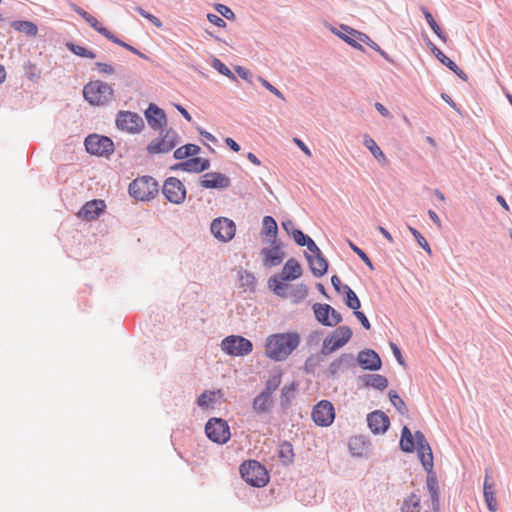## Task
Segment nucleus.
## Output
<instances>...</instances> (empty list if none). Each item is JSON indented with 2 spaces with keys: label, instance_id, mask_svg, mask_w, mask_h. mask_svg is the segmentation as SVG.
I'll use <instances>...</instances> for the list:
<instances>
[{
  "label": "nucleus",
  "instance_id": "obj_25",
  "mask_svg": "<svg viewBox=\"0 0 512 512\" xmlns=\"http://www.w3.org/2000/svg\"><path fill=\"white\" fill-rule=\"evenodd\" d=\"M10 26L17 32L24 34L27 37H36L38 34L37 25L28 20H14Z\"/></svg>",
  "mask_w": 512,
  "mask_h": 512
},
{
  "label": "nucleus",
  "instance_id": "obj_11",
  "mask_svg": "<svg viewBox=\"0 0 512 512\" xmlns=\"http://www.w3.org/2000/svg\"><path fill=\"white\" fill-rule=\"evenodd\" d=\"M312 419L316 425L321 427L330 426L335 419V409L328 400H321L312 410Z\"/></svg>",
  "mask_w": 512,
  "mask_h": 512
},
{
  "label": "nucleus",
  "instance_id": "obj_10",
  "mask_svg": "<svg viewBox=\"0 0 512 512\" xmlns=\"http://www.w3.org/2000/svg\"><path fill=\"white\" fill-rule=\"evenodd\" d=\"M162 193L173 204H181L186 199V188L176 177H168L163 184Z\"/></svg>",
  "mask_w": 512,
  "mask_h": 512
},
{
  "label": "nucleus",
  "instance_id": "obj_41",
  "mask_svg": "<svg viewBox=\"0 0 512 512\" xmlns=\"http://www.w3.org/2000/svg\"><path fill=\"white\" fill-rule=\"evenodd\" d=\"M420 10L421 12L423 13L424 17H425V20L427 21L428 25L430 26V28L433 30V32L443 41H446V36L445 34L442 32L440 26L437 24V22L435 21L433 15L430 13V11L425 7V6H421L420 7Z\"/></svg>",
  "mask_w": 512,
  "mask_h": 512
},
{
  "label": "nucleus",
  "instance_id": "obj_55",
  "mask_svg": "<svg viewBox=\"0 0 512 512\" xmlns=\"http://www.w3.org/2000/svg\"><path fill=\"white\" fill-rule=\"evenodd\" d=\"M135 11L138 12L141 16H143L147 20H149L156 27H161L162 26V22L160 21L159 18H157L153 14L145 11L142 7H140V6L135 7Z\"/></svg>",
  "mask_w": 512,
  "mask_h": 512
},
{
  "label": "nucleus",
  "instance_id": "obj_28",
  "mask_svg": "<svg viewBox=\"0 0 512 512\" xmlns=\"http://www.w3.org/2000/svg\"><path fill=\"white\" fill-rule=\"evenodd\" d=\"M316 320L323 326L328 327L330 324L331 305L327 303H315L312 306Z\"/></svg>",
  "mask_w": 512,
  "mask_h": 512
},
{
  "label": "nucleus",
  "instance_id": "obj_1",
  "mask_svg": "<svg viewBox=\"0 0 512 512\" xmlns=\"http://www.w3.org/2000/svg\"><path fill=\"white\" fill-rule=\"evenodd\" d=\"M300 341V334L296 331L271 334L265 340V356L275 362L285 361Z\"/></svg>",
  "mask_w": 512,
  "mask_h": 512
},
{
  "label": "nucleus",
  "instance_id": "obj_22",
  "mask_svg": "<svg viewBox=\"0 0 512 512\" xmlns=\"http://www.w3.org/2000/svg\"><path fill=\"white\" fill-rule=\"evenodd\" d=\"M302 275V267L298 260L290 258L286 261L281 272L283 281H293Z\"/></svg>",
  "mask_w": 512,
  "mask_h": 512
},
{
  "label": "nucleus",
  "instance_id": "obj_43",
  "mask_svg": "<svg viewBox=\"0 0 512 512\" xmlns=\"http://www.w3.org/2000/svg\"><path fill=\"white\" fill-rule=\"evenodd\" d=\"M420 508V498L412 493L410 496L404 499L401 511L402 512H415Z\"/></svg>",
  "mask_w": 512,
  "mask_h": 512
},
{
  "label": "nucleus",
  "instance_id": "obj_49",
  "mask_svg": "<svg viewBox=\"0 0 512 512\" xmlns=\"http://www.w3.org/2000/svg\"><path fill=\"white\" fill-rule=\"evenodd\" d=\"M341 29L344 32L338 31L336 29H333L332 31L334 34H336L339 38L344 40L350 46L357 48V49H362V46L359 43L360 41L358 39H356V37L352 36L348 31H346L342 27H341Z\"/></svg>",
  "mask_w": 512,
  "mask_h": 512
},
{
  "label": "nucleus",
  "instance_id": "obj_37",
  "mask_svg": "<svg viewBox=\"0 0 512 512\" xmlns=\"http://www.w3.org/2000/svg\"><path fill=\"white\" fill-rule=\"evenodd\" d=\"M352 330L349 326L343 325L337 327L331 334L330 337H333L334 342H343V346L346 345L352 337Z\"/></svg>",
  "mask_w": 512,
  "mask_h": 512
},
{
  "label": "nucleus",
  "instance_id": "obj_13",
  "mask_svg": "<svg viewBox=\"0 0 512 512\" xmlns=\"http://www.w3.org/2000/svg\"><path fill=\"white\" fill-rule=\"evenodd\" d=\"M356 360L363 370L378 371L382 368V360L379 354L370 348L361 350Z\"/></svg>",
  "mask_w": 512,
  "mask_h": 512
},
{
  "label": "nucleus",
  "instance_id": "obj_33",
  "mask_svg": "<svg viewBox=\"0 0 512 512\" xmlns=\"http://www.w3.org/2000/svg\"><path fill=\"white\" fill-rule=\"evenodd\" d=\"M278 457L280 458L282 464L285 466H288L293 463V445L289 441H282L280 443Z\"/></svg>",
  "mask_w": 512,
  "mask_h": 512
},
{
  "label": "nucleus",
  "instance_id": "obj_3",
  "mask_svg": "<svg viewBox=\"0 0 512 512\" xmlns=\"http://www.w3.org/2000/svg\"><path fill=\"white\" fill-rule=\"evenodd\" d=\"M242 479L253 487H264L269 482V474L257 460H247L239 468Z\"/></svg>",
  "mask_w": 512,
  "mask_h": 512
},
{
  "label": "nucleus",
  "instance_id": "obj_44",
  "mask_svg": "<svg viewBox=\"0 0 512 512\" xmlns=\"http://www.w3.org/2000/svg\"><path fill=\"white\" fill-rule=\"evenodd\" d=\"M216 392L211 390L204 391L200 396H198L196 400V404L202 408L207 409L212 407V405L215 403V396Z\"/></svg>",
  "mask_w": 512,
  "mask_h": 512
},
{
  "label": "nucleus",
  "instance_id": "obj_57",
  "mask_svg": "<svg viewBox=\"0 0 512 512\" xmlns=\"http://www.w3.org/2000/svg\"><path fill=\"white\" fill-rule=\"evenodd\" d=\"M258 80L261 82V84L268 90L270 91L271 93H273L275 96H277L278 98L282 99V100H285L282 92L280 90H278L275 86H273L270 82H268L266 79L262 78V77H258Z\"/></svg>",
  "mask_w": 512,
  "mask_h": 512
},
{
  "label": "nucleus",
  "instance_id": "obj_61",
  "mask_svg": "<svg viewBox=\"0 0 512 512\" xmlns=\"http://www.w3.org/2000/svg\"><path fill=\"white\" fill-rule=\"evenodd\" d=\"M234 67H235V71L239 77H241L243 80H246L247 82H251L252 75L248 69H246L244 66H234Z\"/></svg>",
  "mask_w": 512,
  "mask_h": 512
},
{
  "label": "nucleus",
  "instance_id": "obj_53",
  "mask_svg": "<svg viewBox=\"0 0 512 512\" xmlns=\"http://www.w3.org/2000/svg\"><path fill=\"white\" fill-rule=\"evenodd\" d=\"M337 359L344 370L355 366V357L352 353H342Z\"/></svg>",
  "mask_w": 512,
  "mask_h": 512
},
{
  "label": "nucleus",
  "instance_id": "obj_46",
  "mask_svg": "<svg viewBox=\"0 0 512 512\" xmlns=\"http://www.w3.org/2000/svg\"><path fill=\"white\" fill-rule=\"evenodd\" d=\"M391 404L395 407V409L402 415L406 414L408 409L405 402L398 395L395 390H390L388 393Z\"/></svg>",
  "mask_w": 512,
  "mask_h": 512
},
{
  "label": "nucleus",
  "instance_id": "obj_19",
  "mask_svg": "<svg viewBox=\"0 0 512 512\" xmlns=\"http://www.w3.org/2000/svg\"><path fill=\"white\" fill-rule=\"evenodd\" d=\"M105 208L106 204L103 200L93 199L86 202L81 207V209L77 213V216L83 220L92 221L98 218L100 214L104 212Z\"/></svg>",
  "mask_w": 512,
  "mask_h": 512
},
{
  "label": "nucleus",
  "instance_id": "obj_16",
  "mask_svg": "<svg viewBox=\"0 0 512 512\" xmlns=\"http://www.w3.org/2000/svg\"><path fill=\"white\" fill-rule=\"evenodd\" d=\"M305 257L314 277L320 278L327 273L329 263L319 247L318 251L311 252V254L305 253Z\"/></svg>",
  "mask_w": 512,
  "mask_h": 512
},
{
  "label": "nucleus",
  "instance_id": "obj_45",
  "mask_svg": "<svg viewBox=\"0 0 512 512\" xmlns=\"http://www.w3.org/2000/svg\"><path fill=\"white\" fill-rule=\"evenodd\" d=\"M323 361V358L320 354H312L310 355L303 366V370L306 374H314L316 368Z\"/></svg>",
  "mask_w": 512,
  "mask_h": 512
},
{
  "label": "nucleus",
  "instance_id": "obj_21",
  "mask_svg": "<svg viewBox=\"0 0 512 512\" xmlns=\"http://www.w3.org/2000/svg\"><path fill=\"white\" fill-rule=\"evenodd\" d=\"M342 28L348 31L352 36L356 37L360 42L366 44L367 46L371 47L373 50L378 52L385 61L387 62H394V60L384 51L380 48V46L374 42L368 35L365 33L359 32L351 27L342 25Z\"/></svg>",
  "mask_w": 512,
  "mask_h": 512
},
{
  "label": "nucleus",
  "instance_id": "obj_56",
  "mask_svg": "<svg viewBox=\"0 0 512 512\" xmlns=\"http://www.w3.org/2000/svg\"><path fill=\"white\" fill-rule=\"evenodd\" d=\"M215 9L218 13H220L224 18L228 20L235 19L234 12L224 4H216Z\"/></svg>",
  "mask_w": 512,
  "mask_h": 512
},
{
  "label": "nucleus",
  "instance_id": "obj_51",
  "mask_svg": "<svg viewBox=\"0 0 512 512\" xmlns=\"http://www.w3.org/2000/svg\"><path fill=\"white\" fill-rule=\"evenodd\" d=\"M411 234L414 236L416 242L418 245L423 248L429 255L432 254L431 248L427 242V240L424 238V236L414 227L409 226L408 227Z\"/></svg>",
  "mask_w": 512,
  "mask_h": 512
},
{
  "label": "nucleus",
  "instance_id": "obj_59",
  "mask_svg": "<svg viewBox=\"0 0 512 512\" xmlns=\"http://www.w3.org/2000/svg\"><path fill=\"white\" fill-rule=\"evenodd\" d=\"M353 314L360 321V323H361V325L363 326L364 329L369 330L371 328V324H370L368 318L366 317V315L362 311H360L358 309L356 311H353Z\"/></svg>",
  "mask_w": 512,
  "mask_h": 512
},
{
  "label": "nucleus",
  "instance_id": "obj_26",
  "mask_svg": "<svg viewBox=\"0 0 512 512\" xmlns=\"http://www.w3.org/2000/svg\"><path fill=\"white\" fill-rule=\"evenodd\" d=\"M273 403L274 402L271 396L260 392L253 399L252 408L256 413L263 414L270 411L271 407L273 406Z\"/></svg>",
  "mask_w": 512,
  "mask_h": 512
},
{
  "label": "nucleus",
  "instance_id": "obj_29",
  "mask_svg": "<svg viewBox=\"0 0 512 512\" xmlns=\"http://www.w3.org/2000/svg\"><path fill=\"white\" fill-rule=\"evenodd\" d=\"M292 237L298 246L306 247L309 252L318 251V246L315 241L302 230L298 229L297 231H293Z\"/></svg>",
  "mask_w": 512,
  "mask_h": 512
},
{
  "label": "nucleus",
  "instance_id": "obj_17",
  "mask_svg": "<svg viewBox=\"0 0 512 512\" xmlns=\"http://www.w3.org/2000/svg\"><path fill=\"white\" fill-rule=\"evenodd\" d=\"M367 425L373 434H384L390 427V419L383 411L375 410L367 415Z\"/></svg>",
  "mask_w": 512,
  "mask_h": 512
},
{
  "label": "nucleus",
  "instance_id": "obj_52",
  "mask_svg": "<svg viewBox=\"0 0 512 512\" xmlns=\"http://www.w3.org/2000/svg\"><path fill=\"white\" fill-rule=\"evenodd\" d=\"M163 135L167 139V143L170 144V148L174 149L180 142V136L173 128L164 130Z\"/></svg>",
  "mask_w": 512,
  "mask_h": 512
},
{
  "label": "nucleus",
  "instance_id": "obj_35",
  "mask_svg": "<svg viewBox=\"0 0 512 512\" xmlns=\"http://www.w3.org/2000/svg\"><path fill=\"white\" fill-rule=\"evenodd\" d=\"M342 293L344 294V302L348 308L353 311L360 309L361 302L349 285L345 284L342 287Z\"/></svg>",
  "mask_w": 512,
  "mask_h": 512
},
{
  "label": "nucleus",
  "instance_id": "obj_8",
  "mask_svg": "<svg viewBox=\"0 0 512 512\" xmlns=\"http://www.w3.org/2000/svg\"><path fill=\"white\" fill-rule=\"evenodd\" d=\"M115 123L119 130L130 134L140 133L145 126L142 117L131 111H119Z\"/></svg>",
  "mask_w": 512,
  "mask_h": 512
},
{
  "label": "nucleus",
  "instance_id": "obj_15",
  "mask_svg": "<svg viewBox=\"0 0 512 512\" xmlns=\"http://www.w3.org/2000/svg\"><path fill=\"white\" fill-rule=\"evenodd\" d=\"M199 184L205 189H227L231 185V180L221 172H207L202 176Z\"/></svg>",
  "mask_w": 512,
  "mask_h": 512
},
{
  "label": "nucleus",
  "instance_id": "obj_62",
  "mask_svg": "<svg viewBox=\"0 0 512 512\" xmlns=\"http://www.w3.org/2000/svg\"><path fill=\"white\" fill-rule=\"evenodd\" d=\"M433 53L436 55L441 64H455L450 58H448L440 49L433 46Z\"/></svg>",
  "mask_w": 512,
  "mask_h": 512
},
{
  "label": "nucleus",
  "instance_id": "obj_42",
  "mask_svg": "<svg viewBox=\"0 0 512 512\" xmlns=\"http://www.w3.org/2000/svg\"><path fill=\"white\" fill-rule=\"evenodd\" d=\"M349 449L353 456H362L365 450V441L363 436H354L349 440Z\"/></svg>",
  "mask_w": 512,
  "mask_h": 512
},
{
  "label": "nucleus",
  "instance_id": "obj_5",
  "mask_svg": "<svg viewBox=\"0 0 512 512\" xmlns=\"http://www.w3.org/2000/svg\"><path fill=\"white\" fill-rule=\"evenodd\" d=\"M84 146L87 153L107 159H109L115 151L114 142L110 137L96 133L89 134L85 138Z\"/></svg>",
  "mask_w": 512,
  "mask_h": 512
},
{
  "label": "nucleus",
  "instance_id": "obj_36",
  "mask_svg": "<svg viewBox=\"0 0 512 512\" xmlns=\"http://www.w3.org/2000/svg\"><path fill=\"white\" fill-rule=\"evenodd\" d=\"M170 169L173 171L181 170L188 173H200L199 164L197 162V156L189 158L182 162H178L172 165Z\"/></svg>",
  "mask_w": 512,
  "mask_h": 512
},
{
  "label": "nucleus",
  "instance_id": "obj_40",
  "mask_svg": "<svg viewBox=\"0 0 512 512\" xmlns=\"http://www.w3.org/2000/svg\"><path fill=\"white\" fill-rule=\"evenodd\" d=\"M268 287L271 289L277 296L284 297L286 296L287 284L283 283L281 276L273 275L268 279Z\"/></svg>",
  "mask_w": 512,
  "mask_h": 512
},
{
  "label": "nucleus",
  "instance_id": "obj_34",
  "mask_svg": "<svg viewBox=\"0 0 512 512\" xmlns=\"http://www.w3.org/2000/svg\"><path fill=\"white\" fill-rule=\"evenodd\" d=\"M297 389V383L291 382L290 384H286L281 389L280 395V405L282 408L286 409L290 405L292 399L295 397V392Z\"/></svg>",
  "mask_w": 512,
  "mask_h": 512
},
{
  "label": "nucleus",
  "instance_id": "obj_47",
  "mask_svg": "<svg viewBox=\"0 0 512 512\" xmlns=\"http://www.w3.org/2000/svg\"><path fill=\"white\" fill-rule=\"evenodd\" d=\"M343 347V342H334L333 337H330L329 335L324 339L322 348H321V354L322 355H329L333 353L334 351L340 349Z\"/></svg>",
  "mask_w": 512,
  "mask_h": 512
},
{
  "label": "nucleus",
  "instance_id": "obj_23",
  "mask_svg": "<svg viewBox=\"0 0 512 512\" xmlns=\"http://www.w3.org/2000/svg\"><path fill=\"white\" fill-rule=\"evenodd\" d=\"M261 235L267 237L269 243L277 241L278 225L272 216L263 217Z\"/></svg>",
  "mask_w": 512,
  "mask_h": 512
},
{
  "label": "nucleus",
  "instance_id": "obj_7",
  "mask_svg": "<svg viewBox=\"0 0 512 512\" xmlns=\"http://www.w3.org/2000/svg\"><path fill=\"white\" fill-rule=\"evenodd\" d=\"M221 349L227 355L232 357H244L253 350L251 340L241 335H229L221 341Z\"/></svg>",
  "mask_w": 512,
  "mask_h": 512
},
{
  "label": "nucleus",
  "instance_id": "obj_12",
  "mask_svg": "<svg viewBox=\"0 0 512 512\" xmlns=\"http://www.w3.org/2000/svg\"><path fill=\"white\" fill-rule=\"evenodd\" d=\"M210 230L215 238L222 242H228L235 236L236 225L228 218L219 217L212 221Z\"/></svg>",
  "mask_w": 512,
  "mask_h": 512
},
{
  "label": "nucleus",
  "instance_id": "obj_48",
  "mask_svg": "<svg viewBox=\"0 0 512 512\" xmlns=\"http://www.w3.org/2000/svg\"><path fill=\"white\" fill-rule=\"evenodd\" d=\"M66 46L73 54H75L77 56L84 57V58H90V59H94L96 57L92 51L86 49L83 46H80V45H77V44H74L71 42H68L66 44Z\"/></svg>",
  "mask_w": 512,
  "mask_h": 512
},
{
  "label": "nucleus",
  "instance_id": "obj_32",
  "mask_svg": "<svg viewBox=\"0 0 512 512\" xmlns=\"http://www.w3.org/2000/svg\"><path fill=\"white\" fill-rule=\"evenodd\" d=\"M363 145L371 152L374 158L380 163H386L387 158L377 143L369 135H364Z\"/></svg>",
  "mask_w": 512,
  "mask_h": 512
},
{
  "label": "nucleus",
  "instance_id": "obj_24",
  "mask_svg": "<svg viewBox=\"0 0 512 512\" xmlns=\"http://www.w3.org/2000/svg\"><path fill=\"white\" fill-rule=\"evenodd\" d=\"M364 386L372 387L377 390L383 391L388 387V379L380 374H364L360 377Z\"/></svg>",
  "mask_w": 512,
  "mask_h": 512
},
{
  "label": "nucleus",
  "instance_id": "obj_14",
  "mask_svg": "<svg viewBox=\"0 0 512 512\" xmlns=\"http://www.w3.org/2000/svg\"><path fill=\"white\" fill-rule=\"evenodd\" d=\"M145 118L151 129L162 131L167 124L165 111L154 103H150L144 112Z\"/></svg>",
  "mask_w": 512,
  "mask_h": 512
},
{
  "label": "nucleus",
  "instance_id": "obj_63",
  "mask_svg": "<svg viewBox=\"0 0 512 512\" xmlns=\"http://www.w3.org/2000/svg\"><path fill=\"white\" fill-rule=\"evenodd\" d=\"M220 74L229 77L231 80L236 81L235 74L231 71L229 66H213Z\"/></svg>",
  "mask_w": 512,
  "mask_h": 512
},
{
  "label": "nucleus",
  "instance_id": "obj_20",
  "mask_svg": "<svg viewBox=\"0 0 512 512\" xmlns=\"http://www.w3.org/2000/svg\"><path fill=\"white\" fill-rule=\"evenodd\" d=\"M418 432L422 433L421 431L417 430L414 434H412L408 426H403L399 442L400 449L403 452L413 453L416 450L419 454L421 446L419 445V440L417 438Z\"/></svg>",
  "mask_w": 512,
  "mask_h": 512
},
{
  "label": "nucleus",
  "instance_id": "obj_31",
  "mask_svg": "<svg viewBox=\"0 0 512 512\" xmlns=\"http://www.w3.org/2000/svg\"><path fill=\"white\" fill-rule=\"evenodd\" d=\"M483 495L486 502L487 508L491 512H495L498 509L497 500L493 491V485L488 482V475L486 474L483 484Z\"/></svg>",
  "mask_w": 512,
  "mask_h": 512
},
{
  "label": "nucleus",
  "instance_id": "obj_64",
  "mask_svg": "<svg viewBox=\"0 0 512 512\" xmlns=\"http://www.w3.org/2000/svg\"><path fill=\"white\" fill-rule=\"evenodd\" d=\"M207 18L212 24H214L217 27H225L226 26V22L223 20V18L219 17L216 14H208Z\"/></svg>",
  "mask_w": 512,
  "mask_h": 512
},
{
  "label": "nucleus",
  "instance_id": "obj_6",
  "mask_svg": "<svg viewBox=\"0 0 512 512\" xmlns=\"http://www.w3.org/2000/svg\"><path fill=\"white\" fill-rule=\"evenodd\" d=\"M205 435L216 444H226L231 438L228 422L220 417H212L205 424Z\"/></svg>",
  "mask_w": 512,
  "mask_h": 512
},
{
  "label": "nucleus",
  "instance_id": "obj_39",
  "mask_svg": "<svg viewBox=\"0 0 512 512\" xmlns=\"http://www.w3.org/2000/svg\"><path fill=\"white\" fill-rule=\"evenodd\" d=\"M238 275L240 287L245 288L250 292H254L256 288V278L254 274L247 270H241Z\"/></svg>",
  "mask_w": 512,
  "mask_h": 512
},
{
  "label": "nucleus",
  "instance_id": "obj_58",
  "mask_svg": "<svg viewBox=\"0 0 512 512\" xmlns=\"http://www.w3.org/2000/svg\"><path fill=\"white\" fill-rule=\"evenodd\" d=\"M343 321L342 315L331 306L330 324L328 327H335Z\"/></svg>",
  "mask_w": 512,
  "mask_h": 512
},
{
  "label": "nucleus",
  "instance_id": "obj_27",
  "mask_svg": "<svg viewBox=\"0 0 512 512\" xmlns=\"http://www.w3.org/2000/svg\"><path fill=\"white\" fill-rule=\"evenodd\" d=\"M164 130L160 131V137L152 140L147 145V151L149 154H160V153H168L173 148H170V144L167 143V139L163 135Z\"/></svg>",
  "mask_w": 512,
  "mask_h": 512
},
{
  "label": "nucleus",
  "instance_id": "obj_50",
  "mask_svg": "<svg viewBox=\"0 0 512 512\" xmlns=\"http://www.w3.org/2000/svg\"><path fill=\"white\" fill-rule=\"evenodd\" d=\"M348 246L351 248V250L368 266L370 270H374L375 267L371 261V259L368 257V255L359 248L354 242L351 240H347Z\"/></svg>",
  "mask_w": 512,
  "mask_h": 512
},
{
  "label": "nucleus",
  "instance_id": "obj_38",
  "mask_svg": "<svg viewBox=\"0 0 512 512\" xmlns=\"http://www.w3.org/2000/svg\"><path fill=\"white\" fill-rule=\"evenodd\" d=\"M281 378L282 372L280 370L270 375L265 382L264 389L261 392L272 397L273 392L276 391L281 384Z\"/></svg>",
  "mask_w": 512,
  "mask_h": 512
},
{
  "label": "nucleus",
  "instance_id": "obj_54",
  "mask_svg": "<svg viewBox=\"0 0 512 512\" xmlns=\"http://www.w3.org/2000/svg\"><path fill=\"white\" fill-rule=\"evenodd\" d=\"M340 371H345V370L341 366V363L339 362V360L336 358L335 360H333L330 363V365L328 367V370H327L328 377L337 379Z\"/></svg>",
  "mask_w": 512,
  "mask_h": 512
},
{
  "label": "nucleus",
  "instance_id": "obj_60",
  "mask_svg": "<svg viewBox=\"0 0 512 512\" xmlns=\"http://www.w3.org/2000/svg\"><path fill=\"white\" fill-rule=\"evenodd\" d=\"M390 347L392 349V352H393L397 362L400 365L405 366V360H404V358L402 356L401 349L394 342H390Z\"/></svg>",
  "mask_w": 512,
  "mask_h": 512
},
{
  "label": "nucleus",
  "instance_id": "obj_18",
  "mask_svg": "<svg viewBox=\"0 0 512 512\" xmlns=\"http://www.w3.org/2000/svg\"><path fill=\"white\" fill-rule=\"evenodd\" d=\"M271 248H262L260 254L263 256V265L265 267H273L280 265L284 258L285 252L282 250L280 242L270 243Z\"/></svg>",
  "mask_w": 512,
  "mask_h": 512
},
{
  "label": "nucleus",
  "instance_id": "obj_30",
  "mask_svg": "<svg viewBox=\"0 0 512 512\" xmlns=\"http://www.w3.org/2000/svg\"><path fill=\"white\" fill-rule=\"evenodd\" d=\"M201 151L200 146L192 143L185 144L179 148H177L174 153L173 157L176 160H183L185 158H193L196 157Z\"/></svg>",
  "mask_w": 512,
  "mask_h": 512
},
{
  "label": "nucleus",
  "instance_id": "obj_4",
  "mask_svg": "<svg viewBox=\"0 0 512 512\" xmlns=\"http://www.w3.org/2000/svg\"><path fill=\"white\" fill-rule=\"evenodd\" d=\"M158 183L149 175L134 179L128 187L129 195L139 201H150L158 194Z\"/></svg>",
  "mask_w": 512,
  "mask_h": 512
},
{
  "label": "nucleus",
  "instance_id": "obj_2",
  "mask_svg": "<svg viewBox=\"0 0 512 512\" xmlns=\"http://www.w3.org/2000/svg\"><path fill=\"white\" fill-rule=\"evenodd\" d=\"M417 438L419 440V445L421 446V449L419 451V459L421 461L423 469L427 472V489L430 494L433 510L434 512H438L440 506L439 487L436 474L433 471L434 464L432 449L423 433L418 432Z\"/></svg>",
  "mask_w": 512,
  "mask_h": 512
},
{
  "label": "nucleus",
  "instance_id": "obj_9",
  "mask_svg": "<svg viewBox=\"0 0 512 512\" xmlns=\"http://www.w3.org/2000/svg\"><path fill=\"white\" fill-rule=\"evenodd\" d=\"M112 93L111 87L101 81L90 82L83 89L85 99L92 105L102 104Z\"/></svg>",
  "mask_w": 512,
  "mask_h": 512
}]
</instances>
